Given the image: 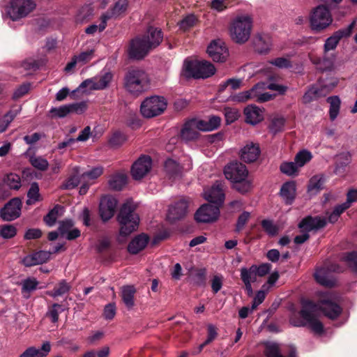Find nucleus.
I'll return each instance as SVG.
<instances>
[{
  "label": "nucleus",
  "mask_w": 357,
  "mask_h": 357,
  "mask_svg": "<svg viewBox=\"0 0 357 357\" xmlns=\"http://www.w3.org/2000/svg\"><path fill=\"white\" fill-rule=\"evenodd\" d=\"M322 312L329 319L337 318L342 312L341 307L330 300H321L319 303L305 301L303 303L299 314L301 320L290 319V323L297 327L307 326L313 333L321 334L324 332V325L319 319V312Z\"/></svg>",
  "instance_id": "obj_1"
},
{
  "label": "nucleus",
  "mask_w": 357,
  "mask_h": 357,
  "mask_svg": "<svg viewBox=\"0 0 357 357\" xmlns=\"http://www.w3.org/2000/svg\"><path fill=\"white\" fill-rule=\"evenodd\" d=\"M227 179L232 183V188L241 194L250 192L252 188V180L248 176V170L241 162H231L224 169Z\"/></svg>",
  "instance_id": "obj_2"
},
{
  "label": "nucleus",
  "mask_w": 357,
  "mask_h": 357,
  "mask_svg": "<svg viewBox=\"0 0 357 357\" xmlns=\"http://www.w3.org/2000/svg\"><path fill=\"white\" fill-rule=\"evenodd\" d=\"M135 209L136 206L132 201L128 200L121 206L117 216L121 236H127L137 229L139 218Z\"/></svg>",
  "instance_id": "obj_3"
},
{
  "label": "nucleus",
  "mask_w": 357,
  "mask_h": 357,
  "mask_svg": "<svg viewBox=\"0 0 357 357\" xmlns=\"http://www.w3.org/2000/svg\"><path fill=\"white\" fill-rule=\"evenodd\" d=\"M149 83L148 74L140 68H132L125 75V89L135 96H139L146 91L149 87Z\"/></svg>",
  "instance_id": "obj_4"
},
{
  "label": "nucleus",
  "mask_w": 357,
  "mask_h": 357,
  "mask_svg": "<svg viewBox=\"0 0 357 357\" xmlns=\"http://www.w3.org/2000/svg\"><path fill=\"white\" fill-rule=\"evenodd\" d=\"M215 73V68L209 61L185 60L181 72V77L185 79H204L212 76Z\"/></svg>",
  "instance_id": "obj_5"
},
{
  "label": "nucleus",
  "mask_w": 357,
  "mask_h": 357,
  "mask_svg": "<svg viewBox=\"0 0 357 357\" xmlns=\"http://www.w3.org/2000/svg\"><path fill=\"white\" fill-rule=\"evenodd\" d=\"M252 27V19L250 15H238L231 24L230 36L236 43H245L250 38Z\"/></svg>",
  "instance_id": "obj_6"
},
{
  "label": "nucleus",
  "mask_w": 357,
  "mask_h": 357,
  "mask_svg": "<svg viewBox=\"0 0 357 357\" xmlns=\"http://www.w3.org/2000/svg\"><path fill=\"white\" fill-rule=\"evenodd\" d=\"M333 22L330 10L325 5H319L313 8L310 15V24L313 31H321Z\"/></svg>",
  "instance_id": "obj_7"
},
{
  "label": "nucleus",
  "mask_w": 357,
  "mask_h": 357,
  "mask_svg": "<svg viewBox=\"0 0 357 357\" xmlns=\"http://www.w3.org/2000/svg\"><path fill=\"white\" fill-rule=\"evenodd\" d=\"M166 107L165 99L155 96L146 98L141 104L140 111L143 116L152 118L161 114Z\"/></svg>",
  "instance_id": "obj_8"
},
{
  "label": "nucleus",
  "mask_w": 357,
  "mask_h": 357,
  "mask_svg": "<svg viewBox=\"0 0 357 357\" xmlns=\"http://www.w3.org/2000/svg\"><path fill=\"white\" fill-rule=\"evenodd\" d=\"M33 0H11L7 13L13 21L26 17L36 8Z\"/></svg>",
  "instance_id": "obj_9"
},
{
  "label": "nucleus",
  "mask_w": 357,
  "mask_h": 357,
  "mask_svg": "<svg viewBox=\"0 0 357 357\" xmlns=\"http://www.w3.org/2000/svg\"><path fill=\"white\" fill-rule=\"evenodd\" d=\"M343 268L337 264H331L326 267L317 270L314 273L316 281L322 286L326 287H333L335 284V280L332 277L329 272L340 273Z\"/></svg>",
  "instance_id": "obj_10"
},
{
  "label": "nucleus",
  "mask_w": 357,
  "mask_h": 357,
  "mask_svg": "<svg viewBox=\"0 0 357 357\" xmlns=\"http://www.w3.org/2000/svg\"><path fill=\"white\" fill-rule=\"evenodd\" d=\"M149 46L143 36L132 39L128 49L129 56L137 60L142 59L153 50Z\"/></svg>",
  "instance_id": "obj_11"
},
{
  "label": "nucleus",
  "mask_w": 357,
  "mask_h": 357,
  "mask_svg": "<svg viewBox=\"0 0 357 357\" xmlns=\"http://www.w3.org/2000/svg\"><path fill=\"white\" fill-rule=\"evenodd\" d=\"M220 214L218 206L211 204L202 205L195 213V220L200 223H209L215 221Z\"/></svg>",
  "instance_id": "obj_12"
},
{
  "label": "nucleus",
  "mask_w": 357,
  "mask_h": 357,
  "mask_svg": "<svg viewBox=\"0 0 357 357\" xmlns=\"http://www.w3.org/2000/svg\"><path fill=\"white\" fill-rule=\"evenodd\" d=\"M203 123L200 120L192 119L186 121L181 130V137L185 141H192L198 138L199 131H203Z\"/></svg>",
  "instance_id": "obj_13"
},
{
  "label": "nucleus",
  "mask_w": 357,
  "mask_h": 357,
  "mask_svg": "<svg viewBox=\"0 0 357 357\" xmlns=\"http://www.w3.org/2000/svg\"><path fill=\"white\" fill-rule=\"evenodd\" d=\"M152 160L149 155H142L132 165L131 175L135 180H140L151 170Z\"/></svg>",
  "instance_id": "obj_14"
},
{
  "label": "nucleus",
  "mask_w": 357,
  "mask_h": 357,
  "mask_svg": "<svg viewBox=\"0 0 357 357\" xmlns=\"http://www.w3.org/2000/svg\"><path fill=\"white\" fill-rule=\"evenodd\" d=\"M128 7V0H118L114 6L101 16L100 31H102L107 26V21L112 18H117L126 13Z\"/></svg>",
  "instance_id": "obj_15"
},
{
  "label": "nucleus",
  "mask_w": 357,
  "mask_h": 357,
  "mask_svg": "<svg viewBox=\"0 0 357 357\" xmlns=\"http://www.w3.org/2000/svg\"><path fill=\"white\" fill-rule=\"evenodd\" d=\"M355 24L356 21L354 20L347 27L334 32L331 36L326 39L324 44V51L328 52L330 50H335L342 38L348 37L351 35Z\"/></svg>",
  "instance_id": "obj_16"
},
{
  "label": "nucleus",
  "mask_w": 357,
  "mask_h": 357,
  "mask_svg": "<svg viewBox=\"0 0 357 357\" xmlns=\"http://www.w3.org/2000/svg\"><path fill=\"white\" fill-rule=\"evenodd\" d=\"M22 202L20 198L10 199L1 210L0 216L6 221H11L17 218L21 213Z\"/></svg>",
  "instance_id": "obj_17"
},
{
  "label": "nucleus",
  "mask_w": 357,
  "mask_h": 357,
  "mask_svg": "<svg viewBox=\"0 0 357 357\" xmlns=\"http://www.w3.org/2000/svg\"><path fill=\"white\" fill-rule=\"evenodd\" d=\"M204 197L208 202L220 207L225 200V183L217 181L208 190L204 192Z\"/></svg>",
  "instance_id": "obj_18"
},
{
  "label": "nucleus",
  "mask_w": 357,
  "mask_h": 357,
  "mask_svg": "<svg viewBox=\"0 0 357 357\" xmlns=\"http://www.w3.org/2000/svg\"><path fill=\"white\" fill-rule=\"evenodd\" d=\"M189 206V201L186 199H181L171 205L168 210L167 219L169 222H174L183 218L187 213Z\"/></svg>",
  "instance_id": "obj_19"
},
{
  "label": "nucleus",
  "mask_w": 357,
  "mask_h": 357,
  "mask_svg": "<svg viewBox=\"0 0 357 357\" xmlns=\"http://www.w3.org/2000/svg\"><path fill=\"white\" fill-rule=\"evenodd\" d=\"M209 56L215 62H225L228 56V50L225 43L218 40L211 43L207 48Z\"/></svg>",
  "instance_id": "obj_20"
},
{
  "label": "nucleus",
  "mask_w": 357,
  "mask_h": 357,
  "mask_svg": "<svg viewBox=\"0 0 357 357\" xmlns=\"http://www.w3.org/2000/svg\"><path fill=\"white\" fill-rule=\"evenodd\" d=\"M117 206V200L112 196H105L102 198L99 212L102 220L104 222L109 220L114 215Z\"/></svg>",
  "instance_id": "obj_21"
},
{
  "label": "nucleus",
  "mask_w": 357,
  "mask_h": 357,
  "mask_svg": "<svg viewBox=\"0 0 357 357\" xmlns=\"http://www.w3.org/2000/svg\"><path fill=\"white\" fill-rule=\"evenodd\" d=\"M327 224L326 219L321 216L312 217L308 215L304 218L298 224V227L303 231H311L318 230L326 227Z\"/></svg>",
  "instance_id": "obj_22"
},
{
  "label": "nucleus",
  "mask_w": 357,
  "mask_h": 357,
  "mask_svg": "<svg viewBox=\"0 0 357 357\" xmlns=\"http://www.w3.org/2000/svg\"><path fill=\"white\" fill-rule=\"evenodd\" d=\"M51 255V252L40 250L24 257L22 262L26 267L36 266L47 262Z\"/></svg>",
  "instance_id": "obj_23"
},
{
  "label": "nucleus",
  "mask_w": 357,
  "mask_h": 357,
  "mask_svg": "<svg viewBox=\"0 0 357 357\" xmlns=\"http://www.w3.org/2000/svg\"><path fill=\"white\" fill-rule=\"evenodd\" d=\"M260 149L258 144L250 142L247 144L241 151V158L245 162H253L259 157Z\"/></svg>",
  "instance_id": "obj_24"
},
{
  "label": "nucleus",
  "mask_w": 357,
  "mask_h": 357,
  "mask_svg": "<svg viewBox=\"0 0 357 357\" xmlns=\"http://www.w3.org/2000/svg\"><path fill=\"white\" fill-rule=\"evenodd\" d=\"M152 49L157 47L162 41V30L153 26H149L146 34L142 36Z\"/></svg>",
  "instance_id": "obj_25"
},
{
  "label": "nucleus",
  "mask_w": 357,
  "mask_h": 357,
  "mask_svg": "<svg viewBox=\"0 0 357 357\" xmlns=\"http://www.w3.org/2000/svg\"><path fill=\"white\" fill-rule=\"evenodd\" d=\"M253 45L257 52L266 53L270 50L271 45V38L267 34H257L253 39Z\"/></svg>",
  "instance_id": "obj_26"
},
{
  "label": "nucleus",
  "mask_w": 357,
  "mask_h": 357,
  "mask_svg": "<svg viewBox=\"0 0 357 357\" xmlns=\"http://www.w3.org/2000/svg\"><path fill=\"white\" fill-rule=\"evenodd\" d=\"M149 240V236L144 234L135 236L128 245V252L132 255L137 254L144 249Z\"/></svg>",
  "instance_id": "obj_27"
},
{
  "label": "nucleus",
  "mask_w": 357,
  "mask_h": 357,
  "mask_svg": "<svg viewBox=\"0 0 357 357\" xmlns=\"http://www.w3.org/2000/svg\"><path fill=\"white\" fill-rule=\"evenodd\" d=\"M245 121L248 123L255 125L263 120L262 111L256 106H248L244 109Z\"/></svg>",
  "instance_id": "obj_28"
},
{
  "label": "nucleus",
  "mask_w": 357,
  "mask_h": 357,
  "mask_svg": "<svg viewBox=\"0 0 357 357\" xmlns=\"http://www.w3.org/2000/svg\"><path fill=\"white\" fill-rule=\"evenodd\" d=\"M335 172L337 174H340L344 173V167L351 162V154L349 151H342L335 155Z\"/></svg>",
  "instance_id": "obj_29"
},
{
  "label": "nucleus",
  "mask_w": 357,
  "mask_h": 357,
  "mask_svg": "<svg viewBox=\"0 0 357 357\" xmlns=\"http://www.w3.org/2000/svg\"><path fill=\"white\" fill-rule=\"evenodd\" d=\"M51 345L49 342L43 344L40 349H36L33 347L26 349L20 357H45L50 351Z\"/></svg>",
  "instance_id": "obj_30"
},
{
  "label": "nucleus",
  "mask_w": 357,
  "mask_h": 357,
  "mask_svg": "<svg viewBox=\"0 0 357 357\" xmlns=\"http://www.w3.org/2000/svg\"><path fill=\"white\" fill-rule=\"evenodd\" d=\"M136 289L133 286H124L121 289V298L128 310H131L135 305L134 296Z\"/></svg>",
  "instance_id": "obj_31"
},
{
  "label": "nucleus",
  "mask_w": 357,
  "mask_h": 357,
  "mask_svg": "<svg viewBox=\"0 0 357 357\" xmlns=\"http://www.w3.org/2000/svg\"><path fill=\"white\" fill-rule=\"evenodd\" d=\"M296 184L294 181L284 183L280 189V195L285 199L287 204H291L295 198Z\"/></svg>",
  "instance_id": "obj_32"
},
{
  "label": "nucleus",
  "mask_w": 357,
  "mask_h": 357,
  "mask_svg": "<svg viewBox=\"0 0 357 357\" xmlns=\"http://www.w3.org/2000/svg\"><path fill=\"white\" fill-rule=\"evenodd\" d=\"M112 78L113 75L109 72L105 73L98 78H94L91 89L103 90L106 89L112 82Z\"/></svg>",
  "instance_id": "obj_33"
},
{
  "label": "nucleus",
  "mask_w": 357,
  "mask_h": 357,
  "mask_svg": "<svg viewBox=\"0 0 357 357\" xmlns=\"http://www.w3.org/2000/svg\"><path fill=\"white\" fill-rule=\"evenodd\" d=\"M127 182V176L123 173H116L112 175L108 181L109 187L115 190H121Z\"/></svg>",
  "instance_id": "obj_34"
},
{
  "label": "nucleus",
  "mask_w": 357,
  "mask_h": 357,
  "mask_svg": "<svg viewBox=\"0 0 357 357\" xmlns=\"http://www.w3.org/2000/svg\"><path fill=\"white\" fill-rule=\"evenodd\" d=\"M82 177L79 176V168L75 167L73 169L72 174L67 178L66 182L62 185L63 189H73L77 187L81 182Z\"/></svg>",
  "instance_id": "obj_35"
},
{
  "label": "nucleus",
  "mask_w": 357,
  "mask_h": 357,
  "mask_svg": "<svg viewBox=\"0 0 357 357\" xmlns=\"http://www.w3.org/2000/svg\"><path fill=\"white\" fill-rule=\"evenodd\" d=\"M260 87H263V84H257L250 90L243 91L237 95L234 96L231 98V100L234 102H243L250 99H253L255 94L254 93H255L256 90Z\"/></svg>",
  "instance_id": "obj_36"
},
{
  "label": "nucleus",
  "mask_w": 357,
  "mask_h": 357,
  "mask_svg": "<svg viewBox=\"0 0 357 357\" xmlns=\"http://www.w3.org/2000/svg\"><path fill=\"white\" fill-rule=\"evenodd\" d=\"M71 288V286L65 280L60 281L53 289V290L47 291V294L52 297H56L62 296L64 294L68 292Z\"/></svg>",
  "instance_id": "obj_37"
},
{
  "label": "nucleus",
  "mask_w": 357,
  "mask_h": 357,
  "mask_svg": "<svg viewBox=\"0 0 357 357\" xmlns=\"http://www.w3.org/2000/svg\"><path fill=\"white\" fill-rule=\"evenodd\" d=\"M327 102L330 104L329 115L331 121H334L340 111V99L338 96H331L327 98Z\"/></svg>",
  "instance_id": "obj_38"
},
{
  "label": "nucleus",
  "mask_w": 357,
  "mask_h": 357,
  "mask_svg": "<svg viewBox=\"0 0 357 357\" xmlns=\"http://www.w3.org/2000/svg\"><path fill=\"white\" fill-rule=\"evenodd\" d=\"M258 84H263V87H260L256 90L255 93H254L253 99H255L258 102H265L273 100L275 98V95H272L268 92H262L264 90L267 89L266 83L259 82Z\"/></svg>",
  "instance_id": "obj_39"
},
{
  "label": "nucleus",
  "mask_w": 357,
  "mask_h": 357,
  "mask_svg": "<svg viewBox=\"0 0 357 357\" xmlns=\"http://www.w3.org/2000/svg\"><path fill=\"white\" fill-rule=\"evenodd\" d=\"M255 265L250 266L249 268H243L241 270V278L243 282L252 283L257 280V273L255 272Z\"/></svg>",
  "instance_id": "obj_40"
},
{
  "label": "nucleus",
  "mask_w": 357,
  "mask_h": 357,
  "mask_svg": "<svg viewBox=\"0 0 357 357\" xmlns=\"http://www.w3.org/2000/svg\"><path fill=\"white\" fill-rule=\"evenodd\" d=\"M281 172L287 176H296L299 168L294 162H284L280 166Z\"/></svg>",
  "instance_id": "obj_41"
},
{
  "label": "nucleus",
  "mask_w": 357,
  "mask_h": 357,
  "mask_svg": "<svg viewBox=\"0 0 357 357\" xmlns=\"http://www.w3.org/2000/svg\"><path fill=\"white\" fill-rule=\"evenodd\" d=\"M312 155V153L307 150H302L296 153L294 158V161L298 168L303 167L306 163L310 161Z\"/></svg>",
  "instance_id": "obj_42"
},
{
  "label": "nucleus",
  "mask_w": 357,
  "mask_h": 357,
  "mask_svg": "<svg viewBox=\"0 0 357 357\" xmlns=\"http://www.w3.org/2000/svg\"><path fill=\"white\" fill-rule=\"evenodd\" d=\"M4 183L10 189L18 190L21 187V178L19 175L10 173L3 178Z\"/></svg>",
  "instance_id": "obj_43"
},
{
  "label": "nucleus",
  "mask_w": 357,
  "mask_h": 357,
  "mask_svg": "<svg viewBox=\"0 0 357 357\" xmlns=\"http://www.w3.org/2000/svg\"><path fill=\"white\" fill-rule=\"evenodd\" d=\"M200 122L203 123L202 128L204 132L211 131L220 126L221 119L218 116H212L208 121L200 120Z\"/></svg>",
  "instance_id": "obj_44"
},
{
  "label": "nucleus",
  "mask_w": 357,
  "mask_h": 357,
  "mask_svg": "<svg viewBox=\"0 0 357 357\" xmlns=\"http://www.w3.org/2000/svg\"><path fill=\"white\" fill-rule=\"evenodd\" d=\"M28 199L26 204L31 205L36 202L40 200L39 186L36 182L31 183V187L27 192Z\"/></svg>",
  "instance_id": "obj_45"
},
{
  "label": "nucleus",
  "mask_w": 357,
  "mask_h": 357,
  "mask_svg": "<svg viewBox=\"0 0 357 357\" xmlns=\"http://www.w3.org/2000/svg\"><path fill=\"white\" fill-rule=\"evenodd\" d=\"M192 278L194 283L197 286H205L206 280V269H195L192 273Z\"/></svg>",
  "instance_id": "obj_46"
},
{
  "label": "nucleus",
  "mask_w": 357,
  "mask_h": 357,
  "mask_svg": "<svg viewBox=\"0 0 357 357\" xmlns=\"http://www.w3.org/2000/svg\"><path fill=\"white\" fill-rule=\"evenodd\" d=\"M63 310L64 308L62 307L61 305L54 303L49 307L46 316L50 318L52 323H56L59 321V314Z\"/></svg>",
  "instance_id": "obj_47"
},
{
  "label": "nucleus",
  "mask_w": 357,
  "mask_h": 357,
  "mask_svg": "<svg viewBox=\"0 0 357 357\" xmlns=\"http://www.w3.org/2000/svg\"><path fill=\"white\" fill-rule=\"evenodd\" d=\"M165 169L169 176H173L181 172L179 165L172 159H167L165 162Z\"/></svg>",
  "instance_id": "obj_48"
},
{
  "label": "nucleus",
  "mask_w": 357,
  "mask_h": 357,
  "mask_svg": "<svg viewBox=\"0 0 357 357\" xmlns=\"http://www.w3.org/2000/svg\"><path fill=\"white\" fill-rule=\"evenodd\" d=\"M263 229L271 236H276L279 232V227L270 220H263L261 222Z\"/></svg>",
  "instance_id": "obj_49"
},
{
  "label": "nucleus",
  "mask_w": 357,
  "mask_h": 357,
  "mask_svg": "<svg viewBox=\"0 0 357 357\" xmlns=\"http://www.w3.org/2000/svg\"><path fill=\"white\" fill-rule=\"evenodd\" d=\"M61 209V206L56 205L43 218L44 222L48 226H53L59 216V211Z\"/></svg>",
  "instance_id": "obj_50"
},
{
  "label": "nucleus",
  "mask_w": 357,
  "mask_h": 357,
  "mask_svg": "<svg viewBox=\"0 0 357 357\" xmlns=\"http://www.w3.org/2000/svg\"><path fill=\"white\" fill-rule=\"evenodd\" d=\"M284 123L285 119L283 117L273 118L268 128L270 131L275 135L276 133L283 130Z\"/></svg>",
  "instance_id": "obj_51"
},
{
  "label": "nucleus",
  "mask_w": 357,
  "mask_h": 357,
  "mask_svg": "<svg viewBox=\"0 0 357 357\" xmlns=\"http://www.w3.org/2000/svg\"><path fill=\"white\" fill-rule=\"evenodd\" d=\"M342 260L354 271L357 272V252L346 253Z\"/></svg>",
  "instance_id": "obj_52"
},
{
  "label": "nucleus",
  "mask_w": 357,
  "mask_h": 357,
  "mask_svg": "<svg viewBox=\"0 0 357 357\" xmlns=\"http://www.w3.org/2000/svg\"><path fill=\"white\" fill-rule=\"evenodd\" d=\"M52 117L63 118L70 113L68 105H62L59 107H52L50 110Z\"/></svg>",
  "instance_id": "obj_53"
},
{
  "label": "nucleus",
  "mask_w": 357,
  "mask_h": 357,
  "mask_svg": "<svg viewBox=\"0 0 357 357\" xmlns=\"http://www.w3.org/2000/svg\"><path fill=\"white\" fill-rule=\"evenodd\" d=\"M126 141V135L121 132H115L109 139V143L112 147H119Z\"/></svg>",
  "instance_id": "obj_54"
},
{
  "label": "nucleus",
  "mask_w": 357,
  "mask_h": 357,
  "mask_svg": "<svg viewBox=\"0 0 357 357\" xmlns=\"http://www.w3.org/2000/svg\"><path fill=\"white\" fill-rule=\"evenodd\" d=\"M103 173V169L101 167H96L92 169L83 173L81 177L83 180H93L99 177Z\"/></svg>",
  "instance_id": "obj_55"
},
{
  "label": "nucleus",
  "mask_w": 357,
  "mask_h": 357,
  "mask_svg": "<svg viewBox=\"0 0 357 357\" xmlns=\"http://www.w3.org/2000/svg\"><path fill=\"white\" fill-rule=\"evenodd\" d=\"M267 89L277 92L278 95L284 96L287 92L289 87L277 82H271L266 84Z\"/></svg>",
  "instance_id": "obj_56"
},
{
  "label": "nucleus",
  "mask_w": 357,
  "mask_h": 357,
  "mask_svg": "<svg viewBox=\"0 0 357 357\" xmlns=\"http://www.w3.org/2000/svg\"><path fill=\"white\" fill-rule=\"evenodd\" d=\"M38 284V282L35 278H28L22 282V292L29 293L35 290Z\"/></svg>",
  "instance_id": "obj_57"
},
{
  "label": "nucleus",
  "mask_w": 357,
  "mask_h": 357,
  "mask_svg": "<svg viewBox=\"0 0 357 357\" xmlns=\"http://www.w3.org/2000/svg\"><path fill=\"white\" fill-rule=\"evenodd\" d=\"M30 162L35 168L40 171L46 170L49 165L47 160L42 157H32Z\"/></svg>",
  "instance_id": "obj_58"
},
{
  "label": "nucleus",
  "mask_w": 357,
  "mask_h": 357,
  "mask_svg": "<svg viewBox=\"0 0 357 357\" xmlns=\"http://www.w3.org/2000/svg\"><path fill=\"white\" fill-rule=\"evenodd\" d=\"M16 228L13 225H5L0 227V236L4 238H11L16 235Z\"/></svg>",
  "instance_id": "obj_59"
},
{
  "label": "nucleus",
  "mask_w": 357,
  "mask_h": 357,
  "mask_svg": "<svg viewBox=\"0 0 357 357\" xmlns=\"http://www.w3.org/2000/svg\"><path fill=\"white\" fill-rule=\"evenodd\" d=\"M197 18L194 15H190L183 19L180 23V28L183 31H187L195 25Z\"/></svg>",
  "instance_id": "obj_60"
},
{
  "label": "nucleus",
  "mask_w": 357,
  "mask_h": 357,
  "mask_svg": "<svg viewBox=\"0 0 357 357\" xmlns=\"http://www.w3.org/2000/svg\"><path fill=\"white\" fill-rule=\"evenodd\" d=\"M250 216V213L247 211H244L238 216L236 225V231L237 232L241 231L244 228L245 225L249 220Z\"/></svg>",
  "instance_id": "obj_61"
},
{
  "label": "nucleus",
  "mask_w": 357,
  "mask_h": 357,
  "mask_svg": "<svg viewBox=\"0 0 357 357\" xmlns=\"http://www.w3.org/2000/svg\"><path fill=\"white\" fill-rule=\"evenodd\" d=\"M116 305L111 303L105 305L103 311V317L105 319L112 320L116 314Z\"/></svg>",
  "instance_id": "obj_62"
},
{
  "label": "nucleus",
  "mask_w": 357,
  "mask_h": 357,
  "mask_svg": "<svg viewBox=\"0 0 357 357\" xmlns=\"http://www.w3.org/2000/svg\"><path fill=\"white\" fill-rule=\"evenodd\" d=\"M74 222L71 220H65L59 222V231L61 236H65L73 227Z\"/></svg>",
  "instance_id": "obj_63"
},
{
  "label": "nucleus",
  "mask_w": 357,
  "mask_h": 357,
  "mask_svg": "<svg viewBox=\"0 0 357 357\" xmlns=\"http://www.w3.org/2000/svg\"><path fill=\"white\" fill-rule=\"evenodd\" d=\"M40 66V61L32 58L26 59L22 64V66L26 70H36L39 68Z\"/></svg>",
  "instance_id": "obj_64"
}]
</instances>
